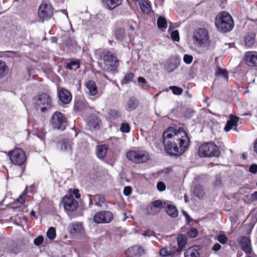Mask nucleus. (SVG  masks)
<instances>
[{
  "mask_svg": "<svg viewBox=\"0 0 257 257\" xmlns=\"http://www.w3.org/2000/svg\"><path fill=\"white\" fill-rule=\"evenodd\" d=\"M96 204L98 206H101L105 201L104 197L100 195H97L95 197Z\"/></svg>",
  "mask_w": 257,
  "mask_h": 257,
  "instance_id": "nucleus-39",
  "label": "nucleus"
},
{
  "mask_svg": "<svg viewBox=\"0 0 257 257\" xmlns=\"http://www.w3.org/2000/svg\"><path fill=\"white\" fill-rule=\"evenodd\" d=\"M69 227L70 232L72 234H82L84 233V228L81 223L76 222L72 223L70 224Z\"/></svg>",
  "mask_w": 257,
  "mask_h": 257,
  "instance_id": "nucleus-23",
  "label": "nucleus"
},
{
  "mask_svg": "<svg viewBox=\"0 0 257 257\" xmlns=\"http://www.w3.org/2000/svg\"><path fill=\"white\" fill-rule=\"evenodd\" d=\"M27 192L25 190L24 191L23 193L19 197V198L17 199V201L14 202V204H16L17 203H19L20 204H23L25 202L26 200V195L27 194Z\"/></svg>",
  "mask_w": 257,
  "mask_h": 257,
  "instance_id": "nucleus-41",
  "label": "nucleus"
},
{
  "mask_svg": "<svg viewBox=\"0 0 257 257\" xmlns=\"http://www.w3.org/2000/svg\"><path fill=\"white\" fill-rule=\"evenodd\" d=\"M163 143L166 152L172 156H180L188 147L189 139L183 128L170 127L163 133Z\"/></svg>",
  "mask_w": 257,
  "mask_h": 257,
  "instance_id": "nucleus-1",
  "label": "nucleus"
},
{
  "mask_svg": "<svg viewBox=\"0 0 257 257\" xmlns=\"http://www.w3.org/2000/svg\"><path fill=\"white\" fill-rule=\"evenodd\" d=\"M242 156L244 159H245L247 157V155L245 154H243Z\"/></svg>",
  "mask_w": 257,
  "mask_h": 257,
  "instance_id": "nucleus-63",
  "label": "nucleus"
},
{
  "mask_svg": "<svg viewBox=\"0 0 257 257\" xmlns=\"http://www.w3.org/2000/svg\"><path fill=\"white\" fill-rule=\"evenodd\" d=\"M245 64L249 67H257V52H246L244 56Z\"/></svg>",
  "mask_w": 257,
  "mask_h": 257,
  "instance_id": "nucleus-14",
  "label": "nucleus"
},
{
  "mask_svg": "<svg viewBox=\"0 0 257 257\" xmlns=\"http://www.w3.org/2000/svg\"><path fill=\"white\" fill-rule=\"evenodd\" d=\"M193 114V111L191 109L186 110L184 113V117L187 118H190Z\"/></svg>",
  "mask_w": 257,
  "mask_h": 257,
  "instance_id": "nucleus-53",
  "label": "nucleus"
},
{
  "mask_svg": "<svg viewBox=\"0 0 257 257\" xmlns=\"http://www.w3.org/2000/svg\"><path fill=\"white\" fill-rule=\"evenodd\" d=\"M142 11L146 14H149L151 11V6L148 1H143L140 4Z\"/></svg>",
  "mask_w": 257,
  "mask_h": 257,
  "instance_id": "nucleus-29",
  "label": "nucleus"
},
{
  "mask_svg": "<svg viewBox=\"0 0 257 257\" xmlns=\"http://www.w3.org/2000/svg\"><path fill=\"white\" fill-rule=\"evenodd\" d=\"M167 204V201H163L160 200L154 201L147 206V213L150 215L158 214L160 212L161 209L165 207Z\"/></svg>",
  "mask_w": 257,
  "mask_h": 257,
  "instance_id": "nucleus-12",
  "label": "nucleus"
},
{
  "mask_svg": "<svg viewBox=\"0 0 257 257\" xmlns=\"http://www.w3.org/2000/svg\"><path fill=\"white\" fill-rule=\"evenodd\" d=\"M221 248V246L219 243H215L212 247V249L214 251H217L219 250Z\"/></svg>",
  "mask_w": 257,
  "mask_h": 257,
  "instance_id": "nucleus-57",
  "label": "nucleus"
},
{
  "mask_svg": "<svg viewBox=\"0 0 257 257\" xmlns=\"http://www.w3.org/2000/svg\"><path fill=\"white\" fill-rule=\"evenodd\" d=\"M100 65L101 69L106 71L113 72L118 66V60L114 55L110 51L103 50L100 53Z\"/></svg>",
  "mask_w": 257,
  "mask_h": 257,
  "instance_id": "nucleus-3",
  "label": "nucleus"
},
{
  "mask_svg": "<svg viewBox=\"0 0 257 257\" xmlns=\"http://www.w3.org/2000/svg\"><path fill=\"white\" fill-rule=\"evenodd\" d=\"M58 148L61 151L71 155L72 152V143L67 139L62 140L58 145Z\"/></svg>",
  "mask_w": 257,
  "mask_h": 257,
  "instance_id": "nucleus-16",
  "label": "nucleus"
},
{
  "mask_svg": "<svg viewBox=\"0 0 257 257\" xmlns=\"http://www.w3.org/2000/svg\"><path fill=\"white\" fill-rule=\"evenodd\" d=\"M130 29L132 30H135V28L133 26H130Z\"/></svg>",
  "mask_w": 257,
  "mask_h": 257,
  "instance_id": "nucleus-64",
  "label": "nucleus"
},
{
  "mask_svg": "<svg viewBox=\"0 0 257 257\" xmlns=\"http://www.w3.org/2000/svg\"><path fill=\"white\" fill-rule=\"evenodd\" d=\"M221 184H222L221 178L219 176H218L216 177V179L214 182V185L216 187H220L221 186Z\"/></svg>",
  "mask_w": 257,
  "mask_h": 257,
  "instance_id": "nucleus-51",
  "label": "nucleus"
},
{
  "mask_svg": "<svg viewBox=\"0 0 257 257\" xmlns=\"http://www.w3.org/2000/svg\"><path fill=\"white\" fill-rule=\"evenodd\" d=\"M165 207L166 208V212L168 215L173 218H175L178 216V211L175 206L169 204L167 201V204Z\"/></svg>",
  "mask_w": 257,
  "mask_h": 257,
  "instance_id": "nucleus-26",
  "label": "nucleus"
},
{
  "mask_svg": "<svg viewBox=\"0 0 257 257\" xmlns=\"http://www.w3.org/2000/svg\"><path fill=\"white\" fill-rule=\"evenodd\" d=\"M242 250L247 253H250L252 252V248L250 239L246 236H241L238 239Z\"/></svg>",
  "mask_w": 257,
  "mask_h": 257,
  "instance_id": "nucleus-15",
  "label": "nucleus"
},
{
  "mask_svg": "<svg viewBox=\"0 0 257 257\" xmlns=\"http://www.w3.org/2000/svg\"><path fill=\"white\" fill-rule=\"evenodd\" d=\"M217 240L222 244H225L227 242V238L223 234H220L217 237Z\"/></svg>",
  "mask_w": 257,
  "mask_h": 257,
  "instance_id": "nucleus-47",
  "label": "nucleus"
},
{
  "mask_svg": "<svg viewBox=\"0 0 257 257\" xmlns=\"http://www.w3.org/2000/svg\"><path fill=\"white\" fill-rule=\"evenodd\" d=\"M215 75H220L223 76L226 79H227L228 78V73L225 70L221 69L219 68H217V69L215 71Z\"/></svg>",
  "mask_w": 257,
  "mask_h": 257,
  "instance_id": "nucleus-42",
  "label": "nucleus"
},
{
  "mask_svg": "<svg viewBox=\"0 0 257 257\" xmlns=\"http://www.w3.org/2000/svg\"><path fill=\"white\" fill-rule=\"evenodd\" d=\"M144 251L145 250L142 246H135L128 249L126 251L125 254L134 256L137 254L141 255L144 253Z\"/></svg>",
  "mask_w": 257,
  "mask_h": 257,
  "instance_id": "nucleus-25",
  "label": "nucleus"
},
{
  "mask_svg": "<svg viewBox=\"0 0 257 257\" xmlns=\"http://www.w3.org/2000/svg\"><path fill=\"white\" fill-rule=\"evenodd\" d=\"M174 61L173 60H170L165 65V67L168 72L173 71L178 67V63Z\"/></svg>",
  "mask_w": 257,
  "mask_h": 257,
  "instance_id": "nucleus-30",
  "label": "nucleus"
},
{
  "mask_svg": "<svg viewBox=\"0 0 257 257\" xmlns=\"http://www.w3.org/2000/svg\"><path fill=\"white\" fill-rule=\"evenodd\" d=\"M131 187L129 186L125 187L123 189V193L125 196H128L131 193Z\"/></svg>",
  "mask_w": 257,
  "mask_h": 257,
  "instance_id": "nucleus-54",
  "label": "nucleus"
},
{
  "mask_svg": "<svg viewBox=\"0 0 257 257\" xmlns=\"http://www.w3.org/2000/svg\"><path fill=\"white\" fill-rule=\"evenodd\" d=\"M100 123V120L98 117L93 116L91 117L88 121V124L90 128H96Z\"/></svg>",
  "mask_w": 257,
  "mask_h": 257,
  "instance_id": "nucleus-31",
  "label": "nucleus"
},
{
  "mask_svg": "<svg viewBox=\"0 0 257 257\" xmlns=\"http://www.w3.org/2000/svg\"><path fill=\"white\" fill-rule=\"evenodd\" d=\"M126 156L128 160L136 164L144 163L150 159L149 153L140 148L130 150L126 153Z\"/></svg>",
  "mask_w": 257,
  "mask_h": 257,
  "instance_id": "nucleus-4",
  "label": "nucleus"
},
{
  "mask_svg": "<svg viewBox=\"0 0 257 257\" xmlns=\"http://www.w3.org/2000/svg\"><path fill=\"white\" fill-rule=\"evenodd\" d=\"M176 250L175 248L170 246H165L162 248L160 250V255L162 257H167L168 256H173L175 254Z\"/></svg>",
  "mask_w": 257,
  "mask_h": 257,
  "instance_id": "nucleus-22",
  "label": "nucleus"
},
{
  "mask_svg": "<svg viewBox=\"0 0 257 257\" xmlns=\"http://www.w3.org/2000/svg\"><path fill=\"white\" fill-rule=\"evenodd\" d=\"M72 193L75 195V198L78 199L80 197V194H79V190L78 189H74Z\"/></svg>",
  "mask_w": 257,
  "mask_h": 257,
  "instance_id": "nucleus-58",
  "label": "nucleus"
},
{
  "mask_svg": "<svg viewBox=\"0 0 257 257\" xmlns=\"http://www.w3.org/2000/svg\"><path fill=\"white\" fill-rule=\"evenodd\" d=\"M183 60L187 64H190L193 60V57L191 55L185 54L184 56Z\"/></svg>",
  "mask_w": 257,
  "mask_h": 257,
  "instance_id": "nucleus-48",
  "label": "nucleus"
},
{
  "mask_svg": "<svg viewBox=\"0 0 257 257\" xmlns=\"http://www.w3.org/2000/svg\"><path fill=\"white\" fill-rule=\"evenodd\" d=\"M47 236L51 240H53L56 237V230L51 227L49 228L47 232Z\"/></svg>",
  "mask_w": 257,
  "mask_h": 257,
  "instance_id": "nucleus-37",
  "label": "nucleus"
},
{
  "mask_svg": "<svg viewBox=\"0 0 257 257\" xmlns=\"http://www.w3.org/2000/svg\"><path fill=\"white\" fill-rule=\"evenodd\" d=\"M171 36L173 40L178 42L180 40L179 34L178 31H174L171 34Z\"/></svg>",
  "mask_w": 257,
  "mask_h": 257,
  "instance_id": "nucleus-46",
  "label": "nucleus"
},
{
  "mask_svg": "<svg viewBox=\"0 0 257 257\" xmlns=\"http://www.w3.org/2000/svg\"><path fill=\"white\" fill-rule=\"evenodd\" d=\"M217 30L222 33L230 31L234 27V22L230 14L226 12L219 13L215 19Z\"/></svg>",
  "mask_w": 257,
  "mask_h": 257,
  "instance_id": "nucleus-2",
  "label": "nucleus"
},
{
  "mask_svg": "<svg viewBox=\"0 0 257 257\" xmlns=\"http://www.w3.org/2000/svg\"><path fill=\"white\" fill-rule=\"evenodd\" d=\"M86 87L91 95H95L97 93L98 90L95 83L92 80L88 81L86 84Z\"/></svg>",
  "mask_w": 257,
  "mask_h": 257,
  "instance_id": "nucleus-27",
  "label": "nucleus"
},
{
  "mask_svg": "<svg viewBox=\"0 0 257 257\" xmlns=\"http://www.w3.org/2000/svg\"><path fill=\"white\" fill-rule=\"evenodd\" d=\"M30 215L32 216H34V217H35V214H36V213L33 210H32L31 212H30Z\"/></svg>",
  "mask_w": 257,
  "mask_h": 257,
  "instance_id": "nucleus-62",
  "label": "nucleus"
},
{
  "mask_svg": "<svg viewBox=\"0 0 257 257\" xmlns=\"http://www.w3.org/2000/svg\"><path fill=\"white\" fill-rule=\"evenodd\" d=\"M58 96L60 100L65 104L69 103L72 99L71 94L66 89L60 90L58 93Z\"/></svg>",
  "mask_w": 257,
  "mask_h": 257,
  "instance_id": "nucleus-18",
  "label": "nucleus"
},
{
  "mask_svg": "<svg viewBox=\"0 0 257 257\" xmlns=\"http://www.w3.org/2000/svg\"><path fill=\"white\" fill-rule=\"evenodd\" d=\"M249 171L250 172L252 173H257V165L256 164H252L251 165L249 168Z\"/></svg>",
  "mask_w": 257,
  "mask_h": 257,
  "instance_id": "nucleus-55",
  "label": "nucleus"
},
{
  "mask_svg": "<svg viewBox=\"0 0 257 257\" xmlns=\"http://www.w3.org/2000/svg\"><path fill=\"white\" fill-rule=\"evenodd\" d=\"M134 78V74L130 72L125 74V75L122 81V83H127L130 82H131L133 80Z\"/></svg>",
  "mask_w": 257,
  "mask_h": 257,
  "instance_id": "nucleus-38",
  "label": "nucleus"
},
{
  "mask_svg": "<svg viewBox=\"0 0 257 257\" xmlns=\"http://www.w3.org/2000/svg\"><path fill=\"white\" fill-rule=\"evenodd\" d=\"M51 124L54 128L63 131L66 127V119L62 113L56 112L52 117Z\"/></svg>",
  "mask_w": 257,
  "mask_h": 257,
  "instance_id": "nucleus-11",
  "label": "nucleus"
},
{
  "mask_svg": "<svg viewBox=\"0 0 257 257\" xmlns=\"http://www.w3.org/2000/svg\"><path fill=\"white\" fill-rule=\"evenodd\" d=\"M199 246L195 245L188 248L185 252V257H199Z\"/></svg>",
  "mask_w": 257,
  "mask_h": 257,
  "instance_id": "nucleus-19",
  "label": "nucleus"
},
{
  "mask_svg": "<svg viewBox=\"0 0 257 257\" xmlns=\"http://www.w3.org/2000/svg\"><path fill=\"white\" fill-rule=\"evenodd\" d=\"M7 155L11 162L15 165L22 166L26 161V156L24 151L20 148H16L9 151Z\"/></svg>",
  "mask_w": 257,
  "mask_h": 257,
  "instance_id": "nucleus-7",
  "label": "nucleus"
},
{
  "mask_svg": "<svg viewBox=\"0 0 257 257\" xmlns=\"http://www.w3.org/2000/svg\"><path fill=\"white\" fill-rule=\"evenodd\" d=\"M194 193L196 194V196L199 198H201L203 196L204 193L201 187L199 186L195 187L194 189Z\"/></svg>",
  "mask_w": 257,
  "mask_h": 257,
  "instance_id": "nucleus-45",
  "label": "nucleus"
},
{
  "mask_svg": "<svg viewBox=\"0 0 257 257\" xmlns=\"http://www.w3.org/2000/svg\"><path fill=\"white\" fill-rule=\"evenodd\" d=\"M252 197L257 200V192H255L251 195Z\"/></svg>",
  "mask_w": 257,
  "mask_h": 257,
  "instance_id": "nucleus-61",
  "label": "nucleus"
},
{
  "mask_svg": "<svg viewBox=\"0 0 257 257\" xmlns=\"http://www.w3.org/2000/svg\"><path fill=\"white\" fill-rule=\"evenodd\" d=\"M43 242V237L42 236H39L34 240V243L36 245L39 246Z\"/></svg>",
  "mask_w": 257,
  "mask_h": 257,
  "instance_id": "nucleus-49",
  "label": "nucleus"
},
{
  "mask_svg": "<svg viewBox=\"0 0 257 257\" xmlns=\"http://www.w3.org/2000/svg\"><path fill=\"white\" fill-rule=\"evenodd\" d=\"M177 240L178 247L176 250L178 252H180L182 251L183 248L187 244L188 241L187 238L185 235L179 234L177 236Z\"/></svg>",
  "mask_w": 257,
  "mask_h": 257,
  "instance_id": "nucleus-24",
  "label": "nucleus"
},
{
  "mask_svg": "<svg viewBox=\"0 0 257 257\" xmlns=\"http://www.w3.org/2000/svg\"><path fill=\"white\" fill-rule=\"evenodd\" d=\"M36 108L41 111H45L52 106V100L47 94L44 93L38 95L35 99Z\"/></svg>",
  "mask_w": 257,
  "mask_h": 257,
  "instance_id": "nucleus-8",
  "label": "nucleus"
},
{
  "mask_svg": "<svg viewBox=\"0 0 257 257\" xmlns=\"http://www.w3.org/2000/svg\"><path fill=\"white\" fill-rule=\"evenodd\" d=\"M120 131L124 133H128L130 131V127L128 123H122L120 127Z\"/></svg>",
  "mask_w": 257,
  "mask_h": 257,
  "instance_id": "nucleus-43",
  "label": "nucleus"
},
{
  "mask_svg": "<svg viewBox=\"0 0 257 257\" xmlns=\"http://www.w3.org/2000/svg\"><path fill=\"white\" fill-rule=\"evenodd\" d=\"M157 189L160 191H163L166 189V185L162 182H160L157 184Z\"/></svg>",
  "mask_w": 257,
  "mask_h": 257,
  "instance_id": "nucleus-50",
  "label": "nucleus"
},
{
  "mask_svg": "<svg viewBox=\"0 0 257 257\" xmlns=\"http://www.w3.org/2000/svg\"><path fill=\"white\" fill-rule=\"evenodd\" d=\"M193 39L205 50L210 48L211 41L207 30L205 28H199L194 34Z\"/></svg>",
  "mask_w": 257,
  "mask_h": 257,
  "instance_id": "nucleus-5",
  "label": "nucleus"
},
{
  "mask_svg": "<svg viewBox=\"0 0 257 257\" xmlns=\"http://www.w3.org/2000/svg\"><path fill=\"white\" fill-rule=\"evenodd\" d=\"M108 146L107 145H98L96 148V155L97 157L100 159H103L106 156Z\"/></svg>",
  "mask_w": 257,
  "mask_h": 257,
  "instance_id": "nucleus-21",
  "label": "nucleus"
},
{
  "mask_svg": "<svg viewBox=\"0 0 257 257\" xmlns=\"http://www.w3.org/2000/svg\"><path fill=\"white\" fill-rule=\"evenodd\" d=\"M143 235L145 237H150L154 235V232L153 231L148 230L143 233Z\"/></svg>",
  "mask_w": 257,
  "mask_h": 257,
  "instance_id": "nucleus-56",
  "label": "nucleus"
},
{
  "mask_svg": "<svg viewBox=\"0 0 257 257\" xmlns=\"http://www.w3.org/2000/svg\"><path fill=\"white\" fill-rule=\"evenodd\" d=\"M80 67L79 62L78 60L71 61L66 65V68L69 70H76Z\"/></svg>",
  "mask_w": 257,
  "mask_h": 257,
  "instance_id": "nucleus-35",
  "label": "nucleus"
},
{
  "mask_svg": "<svg viewBox=\"0 0 257 257\" xmlns=\"http://www.w3.org/2000/svg\"><path fill=\"white\" fill-rule=\"evenodd\" d=\"M9 68L6 63L0 60V78H2L8 73Z\"/></svg>",
  "mask_w": 257,
  "mask_h": 257,
  "instance_id": "nucleus-32",
  "label": "nucleus"
},
{
  "mask_svg": "<svg viewBox=\"0 0 257 257\" xmlns=\"http://www.w3.org/2000/svg\"><path fill=\"white\" fill-rule=\"evenodd\" d=\"M238 120V117L230 115V119L227 121L226 124L224 127V130L227 132L230 131L232 128H233V127H234V130L237 131L236 127L237 125Z\"/></svg>",
  "mask_w": 257,
  "mask_h": 257,
  "instance_id": "nucleus-17",
  "label": "nucleus"
},
{
  "mask_svg": "<svg viewBox=\"0 0 257 257\" xmlns=\"http://www.w3.org/2000/svg\"><path fill=\"white\" fill-rule=\"evenodd\" d=\"M138 105L137 100L135 98H131L127 102L125 108L127 110L131 111L134 110Z\"/></svg>",
  "mask_w": 257,
  "mask_h": 257,
  "instance_id": "nucleus-28",
  "label": "nucleus"
},
{
  "mask_svg": "<svg viewBox=\"0 0 257 257\" xmlns=\"http://www.w3.org/2000/svg\"><path fill=\"white\" fill-rule=\"evenodd\" d=\"M105 7L107 9L112 10L121 4V0H102Z\"/></svg>",
  "mask_w": 257,
  "mask_h": 257,
  "instance_id": "nucleus-20",
  "label": "nucleus"
},
{
  "mask_svg": "<svg viewBox=\"0 0 257 257\" xmlns=\"http://www.w3.org/2000/svg\"><path fill=\"white\" fill-rule=\"evenodd\" d=\"M109 115L111 117L115 118L118 116V113L116 110L111 109L109 110Z\"/></svg>",
  "mask_w": 257,
  "mask_h": 257,
  "instance_id": "nucleus-52",
  "label": "nucleus"
},
{
  "mask_svg": "<svg viewBox=\"0 0 257 257\" xmlns=\"http://www.w3.org/2000/svg\"><path fill=\"white\" fill-rule=\"evenodd\" d=\"M112 213L108 211H101L95 214L93 220L96 223H107L113 219Z\"/></svg>",
  "mask_w": 257,
  "mask_h": 257,
  "instance_id": "nucleus-10",
  "label": "nucleus"
},
{
  "mask_svg": "<svg viewBox=\"0 0 257 257\" xmlns=\"http://www.w3.org/2000/svg\"><path fill=\"white\" fill-rule=\"evenodd\" d=\"M157 25L159 29L162 31H164L167 26V21L166 19L163 17L160 16L158 18L157 20Z\"/></svg>",
  "mask_w": 257,
  "mask_h": 257,
  "instance_id": "nucleus-33",
  "label": "nucleus"
},
{
  "mask_svg": "<svg viewBox=\"0 0 257 257\" xmlns=\"http://www.w3.org/2000/svg\"><path fill=\"white\" fill-rule=\"evenodd\" d=\"M115 37L118 40H123L125 38L124 30L123 29H118L115 32Z\"/></svg>",
  "mask_w": 257,
  "mask_h": 257,
  "instance_id": "nucleus-36",
  "label": "nucleus"
},
{
  "mask_svg": "<svg viewBox=\"0 0 257 257\" xmlns=\"http://www.w3.org/2000/svg\"><path fill=\"white\" fill-rule=\"evenodd\" d=\"M169 88L172 90L173 93L175 95H179L183 92V89L177 86H171Z\"/></svg>",
  "mask_w": 257,
  "mask_h": 257,
  "instance_id": "nucleus-40",
  "label": "nucleus"
},
{
  "mask_svg": "<svg viewBox=\"0 0 257 257\" xmlns=\"http://www.w3.org/2000/svg\"><path fill=\"white\" fill-rule=\"evenodd\" d=\"M182 213H183V214L184 215V216H185L187 220V222H189L190 220H191V218L189 215V214L184 210H183L182 211Z\"/></svg>",
  "mask_w": 257,
  "mask_h": 257,
  "instance_id": "nucleus-59",
  "label": "nucleus"
},
{
  "mask_svg": "<svg viewBox=\"0 0 257 257\" xmlns=\"http://www.w3.org/2000/svg\"><path fill=\"white\" fill-rule=\"evenodd\" d=\"M138 81L139 83H145L146 79L143 77H139L138 78Z\"/></svg>",
  "mask_w": 257,
  "mask_h": 257,
  "instance_id": "nucleus-60",
  "label": "nucleus"
},
{
  "mask_svg": "<svg viewBox=\"0 0 257 257\" xmlns=\"http://www.w3.org/2000/svg\"><path fill=\"white\" fill-rule=\"evenodd\" d=\"M53 14V9L51 4L44 1L39 6L38 15L42 20H47L50 18Z\"/></svg>",
  "mask_w": 257,
  "mask_h": 257,
  "instance_id": "nucleus-9",
  "label": "nucleus"
},
{
  "mask_svg": "<svg viewBox=\"0 0 257 257\" xmlns=\"http://www.w3.org/2000/svg\"><path fill=\"white\" fill-rule=\"evenodd\" d=\"M187 235L190 238H194L197 236L198 231L195 228H192L191 229L187 232Z\"/></svg>",
  "mask_w": 257,
  "mask_h": 257,
  "instance_id": "nucleus-44",
  "label": "nucleus"
},
{
  "mask_svg": "<svg viewBox=\"0 0 257 257\" xmlns=\"http://www.w3.org/2000/svg\"><path fill=\"white\" fill-rule=\"evenodd\" d=\"M254 35L250 34L247 35L244 38L245 45L248 47H251L254 42Z\"/></svg>",
  "mask_w": 257,
  "mask_h": 257,
  "instance_id": "nucleus-34",
  "label": "nucleus"
},
{
  "mask_svg": "<svg viewBox=\"0 0 257 257\" xmlns=\"http://www.w3.org/2000/svg\"><path fill=\"white\" fill-rule=\"evenodd\" d=\"M62 203L66 210L73 212L75 211L78 206V203L72 195L64 196L62 200Z\"/></svg>",
  "mask_w": 257,
  "mask_h": 257,
  "instance_id": "nucleus-13",
  "label": "nucleus"
},
{
  "mask_svg": "<svg viewBox=\"0 0 257 257\" xmlns=\"http://www.w3.org/2000/svg\"><path fill=\"white\" fill-rule=\"evenodd\" d=\"M201 157H218L219 150L218 147L212 142H208L201 145L198 151Z\"/></svg>",
  "mask_w": 257,
  "mask_h": 257,
  "instance_id": "nucleus-6",
  "label": "nucleus"
}]
</instances>
